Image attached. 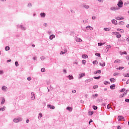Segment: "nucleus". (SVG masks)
<instances>
[{"mask_svg": "<svg viewBox=\"0 0 129 129\" xmlns=\"http://www.w3.org/2000/svg\"><path fill=\"white\" fill-rule=\"evenodd\" d=\"M17 28H20L21 30L22 31H26L27 30V28L24 27V25H17Z\"/></svg>", "mask_w": 129, "mask_h": 129, "instance_id": "1", "label": "nucleus"}, {"mask_svg": "<svg viewBox=\"0 0 129 129\" xmlns=\"http://www.w3.org/2000/svg\"><path fill=\"white\" fill-rule=\"evenodd\" d=\"M123 5V2H122V1L121 0H120L117 3V6L118 8H122Z\"/></svg>", "mask_w": 129, "mask_h": 129, "instance_id": "2", "label": "nucleus"}, {"mask_svg": "<svg viewBox=\"0 0 129 129\" xmlns=\"http://www.w3.org/2000/svg\"><path fill=\"white\" fill-rule=\"evenodd\" d=\"M23 119L22 118H15L13 120L14 122H20V121H22Z\"/></svg>", "mask_w": 129, "mask_h": 129, "instance_id": "3", "label": "nucleus"}, {"mask_svg": "<svg viewBox=\"0 0 129 129\" xmlns=\"http://www.w3.org/2000/svg\"><path fill=\"white\" fill-rule=\"evenodd\" d=\"M119 8L117 7H113L110 8L111 11H117Z\"/></svg>", "mask_w": 129, "mask_h": 129, "instance_id": "4", "label": "nucleus"}, {"mask_svg": "<svg viewBox=\"0 0 129 129\" xmlns=\"http://www.w3.org/2000/svg\"><path fill=\"white\" fill-rule=\"evenodd\" d=\"M47 107H49L50 109H55V106L51 105V104L47 105Z\"/></svg>", "mask_w": 129, "mask_h": 129, "instance_id": "5", "label": "nucleus"}, {"mask_svg": "<svg viewBox=\"0 0 129 129\" xmlns=\"http://www.w3.org/2000/svg\"><path fill=\"white\" fill-rule=\"evenodd\" d=\"M31 99L32 100H34L35 99V94L34 92H31Z\"/></svg>", "mask_w": 129, "mask_h": 129, "instance_id": "6", "label": "nucleus"}, {"mask_svg": "<svg viewBox=\"0 0 129 129\" xmlns=\"http://www.w3.org/2000/svg\"><path fill=\"white\" fill-rule=\"evenodd\" d=\"M123 118H124V117H123V116H122L119 115L118 116V121H120V120H121L122 119H123Z\"/></svg>", "mask_w": 129, "mask_h": 129, "instance_id": "7", "label": "nucleus"}, {"mask_svg": "<svg viewBox=\"0 0 129 129\" xmlns=\"http://www.w3.org/2000/svg\"><path fill=\"white\" fill-rule=\"evenodd\" d=\"M79 79H80L81 78H82V77L85 76V73H82V74H79Z\"/></svg>", "mask_w": 129, "mask_h": 129, "instance_id": "8", "label": "nucleus"}, {"mask_svg": "<svg viewBox=\"0 0 129 129\" xmlns=\"http://www.w3.org/2000/svg\"><path fill=\"white\" fill-rule=\"evenodd\" d=\"M93 80V78H91L90 79L86 80L85 82H86V83H88V82H90V81H92Z\"/></svg>", "mask_w": 129, "mask_h": 129, "instance_id": "9", "label": "nucleus"}, {"mask_svg": "<svg viewBox=\"0 0 129 129\" xmlns=\"http://www.w3.org/2000/svg\"><path fill=\"white\" fill-rule=\"evenodd\" d=\"M86 29L87 30H90V31H92V30H93V28H92L91 26H87L86 27Z\"/></svg>", "mask_w": 129, "mask_h": 129, "instance_id": "10", "label": "nucleus"}, {"mask_svg": "<svg viewBox=\"0 0 129 129\" xmlns=\"http://www.w3.org/2000/svg\"><path fill=\"white\" fill-rule=\"evenodd\" d=\"M111 22L112 24H114V25H117V21L116 20L113 19Z\"/></svg>", "mask_w": 129, "mask_h": 129, "instance_id": "11", "label": "nucleus"}, {"mask_svg": "<svg viewBox=\"0 0 129 129\" xmlns=\"http://www.w3.org/2000/svg\"><path fill=\"white\" fill-rule=\"evenodd\" d=\"M40 16L41 18H45L46 17V14L45 13H41Z\"/></svg>", "mask_w": 129, "mask_h": 129, "instance_id": "12", "label": "nucleus"}, {"mask_svg": "<svg viewBox=\"0 0 129 129\" xmlns=\"http://www.w3.org/2000/svg\"><path fill=\"white\" fill-rule=\"evenodd\" d=\"M54 38H55V35L51 34V35H50V36H49V39H50V40H53V39H54Z\"/></svg>", "mask_w": 129, "mask_h": 129, "instance_id": "13", "label": "nucleus"}, {"mask_svg": "<svg viewBox=\"0 0 129 129\" xmlns=\"http://www.w3.org/2000/svg\"><path fill=\"white\" fill-rule=\"evenodd\" d=\"M110 89H114L115 88V84H113V85H111L110 86Z\"/></svg>", "mask_w": 129, "mask_h": 129, "instance_id": "14", "label": "nucleus"}, {"mask_svg": "<svg viewBox=\"0 0 129 129\" xmlns=\"http://www.w3.org/2000/svg\"><path fill=\"white\" fill-rule=\"evenodd\" d=\"M2 90H4V91H7L8 90V88L6 86L2 87Z\"/></svg>", "mask_w": 129, "mask_h": 129, "instance_id": "15", "label": "nucleus"}, {"mask_svg": "<svg viewBox=\"0 0 129 129\" xmlns=\"http://www.w3.org/2000/svg\"><path fill=\"white\" fill-rule=\"evenodd\" d=\"M83 8H84L85 9H86L87 10L89 9V6L88 5H84L83 6Z\"/></svg>", "mask_w": 129, "mask_h": 129, "instance_id": "16", "label": "nucleus"}, {"mask_svg": "<svg viewBox=\"0 0 129 129\" xmlns=\"http://www.w3.org/2000/svg\"><path fill=\"white\" fill-rule=\"evenodd\" d=\"M82 57L84 59H86V58H88V56L87 54H83L82 55Z\"/></svg>", "mask_w": 129, "mask_h": 129, "instance_id": "17", "label": "nucleus"}, {"mask_svg": "<svg viewBox=\"0 0 129 129\" xmlns=\"http://www.w3.org/2000/svg\"><path fill=\"white\" fill-rule=\"evenodd\" d=\"M67 110H69V111H72L73 108L71 107H67Z\"/></svg>", "mask_w": 129, "mask_h": 129, "instance_id": "18", "label": "nucleus"}, {"mask_svg": "<svg viewBox=\"0 0 129 129\" xmlns=\"http://www.w3.org/2000/svg\"><path fill=\"white\" fill-rule=\"evenodd\" d=\"M122 69H124V68L123 67H119V68H117V70H122Z\"/></svg>", "mask_w": 129, "mask_h": 129, "instance_id": "19", "label": "nucleus"}, {"mask_svg": "<svg viewBox=\"0 0 129 129\" xmlns=\"http://www.w3.org/2000/svg\"><path fill=\"white\" fill-rule=\"evenodd\" d=\"M101 78V77L100 76H99L98 77H94V79H96L97 80H98L100 79Z\"/></svg>", "mask_w": 129, "mask_h": 129, "instance_id": "20", "label": "nucleus"}, {"mask_svg": "<svg viewBox=\"0 0 129 129\" xmlns=\"http://www.w3.org/2000/svg\"><path fill=\"white\" fill-rule=\"evenodd\" d=\"M104 44H105V42L104 43H98V46H99L100 47H101V46H102V45H104Z\"/></svg>", "mask_w": 129, "mask_h": 129, "instance_id": "21", "label": "nucleus"}, {"mask_svg": "<svg viewBox=\"0 0 129 129\" xmlns=\"http://www.w3.org/2000/svg\"><path fill=\"white\" fill-rule=\"evenodd\" d=\"M104 30L106 31L107 32L108 31H110V28H104Z\"/></svg>", "mask_w": 129, "mask_h": 129, "instance_id": "22", "label": "nucleus"}, {"mask_svg": "<svg viewBox=\"0 0 129 129\" xmlns=\"http://www.w3.org/2000/svg\"><path fill=\"white\" fill-rule=\"evenodd\" d=\"M110 82H111V83L114 82L115 79H114L113 78H112L110 79Z\"/></svg>", "mask_w": 129, "mask_h": 129, "instance_id": "23", "label": "nucleus"}, {"mask_svg": "<svg viewBox=\"0 0 129 129\" xmlns=\"http://www.w3.org/2000/svg\"><path fill=\"white\" fill-rule=\"evenodd\" d=\"M121 37V35L119 33L117 35H116V38H117V39H119Z\"/></svg>", "mask_w": 129, "mask_h": 129, "instance_id": "24", "label": "nucleus"}, {"mask_svg": "<svg viewBox=\"0 0 129 129\" xmlns=\"http://www.w3.org/2000/svg\"><path fill=\"white\" fill-rule=\"evenodd\" d=\"M110 82H107L106 81L104 82V84H105V85H107L108 84H110Z\"/></svg>", "mask_w": 129, "mask_h": 129, "instance_id": "25", "label": "nucleus"}, {"mask_svg": "<svg viewBox=\"0 0 129 129\" xmlns=\"http://www.w3.org/2000/svg\"><path fill=\"white\" fill-rule=\"evenodd\" d=\"M10 49V46H6V47H5V50L6 51H9Z\"/></svg>", "mask_w": 129, "mask_h": 129, "instance_id": "26", "label": "nucleus"}, {"mask_svg": "<svg viewBox=\"0 0 129 129\" xmlns=\"http://www.w3.org/2000/svg\"><path fill=\"white\" fill-rule=\"evenodd\" d=\"M73 76L69 75V79L70 80H72V79H73Z\"/></svg>", "mask_w": 129, "mask_h": 129, "instance_id": "27", "label": "nucleus"}, {"mask_svg": "<svg viewBox=\"0 0 129 129\" xmlns=\"http://www.w3.org/2000/svg\"><path fill=\"white\" fill-rule=\"evenodd\" d=\"M40 59L42 61H43V60H45V59H46V57L42 56L40 57Z\"/></svg>", "mask_w": 129, "mask_h": 129, "instance_id": "28", "label": "nucleus"}, {"mask_svg": "<svg viewBox=\"0 0 129 129\" xmlns=\"http://www.w3.org/2000/svg\"><path fill=\"white\" fill-rule=\"evenodd\" d=\"M119 62H120V59H116L114 61V63H119Z\"/></svg>", "mask_w": 129, "mask_h": 129, "instance_id": "29", "label": "nucleus"}, {"mask_svg": "<svg viewBox=\"0 0 129 129\" xmlns=\"http://www.w3.org/2000/svg\"><path fill=\"white\" fill-rule=\"evenodd\" d=\"M119 25H124V22H123V21H120L119 23Z\"/></svg>", "mask_w": 129, "mask_h": 129, "instance_id": "30", "label": "nucleus"}, {"mask_svg": "<svg viewBox=\"0 0 129 129\" xmlns=\"http://www.w3.org/2000/svg\"><path fill=\"white\" fill-rule=\"evenodd\" d=\"M93 113H94V112H93V111H89V115H92L93 114Z\"/></svg>", "mask_w": 129, "mask_h": 129, "instance_id": "31", "label": "nucleus"}, {"mask_svg": "<svg viewBox=\"0 0 129 129\" xmlns=\"http://www.w3.org/2000/svg\"><path fill=\"white\" fill-rule=\"evenodd\" d=\"M95 56H97V57H100V53H96L95 54Z\"/></svg>", "mask_w": 129, "mask_h": 129, "instance_id": "32", "label": "nucleus"}, {"mask_svg": "<svg viewBox=\"0 0 129 129\" xmlns=\"http://www.w3.org/2000/svg\"><path fill=\"white\" fill-rule=\"evenodd\" d=\"M41 72H46V70L45 69V68H42L41 69Z\"/></svg>", "mask_w": 129, "mask_h": 129, "instance_id": "33", "label": "nucleus"}, {"mask_svg": "<svg viewBox=\"0 0 129 129\" xmlns=\"http://www.w3.org/2000/svg\"><path fill=\"white\" fill-rule=\"evenodd\" d=\"M93 64H96V65H97V64H98V61H97V60H94L93 62Z\"/></svg>", "mask_w": 129, "mask_h": 129, "instance_id": "34", "label": "nucleus"}, {"mask_svg": "<svg viewBox=\"0 0 129 129\" xmlns=\"http://www.w3.org/2000/svg\"><path fill=\"white\" fill-rule=\"evenodd\" d=\"M5 101H6V100H5V98H3L1 102V104H4L5 103Z\"/></svg>", "mask_w": 129, "mask_h": 129, "instance_id": "35", "label": "nucleus"}, {"mask_svg": "<svg viewBox=\"0 0 129 129\" xmlns=\"http://www.w3.org/2000/svg\"><path fill=\"white\" fill-rule=\"evenodd\" d=\"M96 88H98V85H95L93 87V89H96Z\"/></svg>", "mask_w": 129, "mask_h": 129, "instance_id": "36", "label": "nucleus"}, {"mask_svg": "<svg viewBox=\"0 0 129 129\" xmlns=\"http://www.w3.org/2000/svg\"><path fill=\"white\" fill-rule=\"evenodd\" d=\"M93 108L94 110H96V109H97V106L94 105L93 106Z\"/></svg>", "mask_w": 129, "mask_h": 129, "instance_id": "37", "label": "nucleus"}, {"mask_svg": "<svg viewBox=\"0 0 129 129\" xmlns=\"http://www.w3.org/2000/svg\"><path fill=\"white\" fill-rule=\"evenodd\" d=\"M27 7H28V8H32V4H31V3H29V4H28Z\"/></svg>", "mask_w": 129, "mask_h": 129, "instance_id": "38", "label": "nucleus"}, {"mask_svg": "<svg viewBox=\"0 0 129 129\" xmlns=\"http://www.w3.org/2000/svg\"><path fill=\"white\" fill-rule=\"evenodd\" d=\"M82 64H84V65H85V64H86V60H83L82 61Z\"/></svg>", "mask_w": 129, "mask_h": 129, "instance_id": "39", "label": "nucleus"}, {"mask_svg": "<svg viewBox=\"0 0 129 129\" xmlns=\"http://www.w3.org/2000/svg\"><path fill=\"white\" fill-rule=\"evenodd\" d=\"M116 20H117V21H120V20H121V19L120 17H118L116 18Z\"/></svg>", "mask_w": 129, "mask_h": 129, "instance_id": "40", "label": "nucleus"}, {"mask_svg": "<svg viewBox=\"0 0 129 129\" xmlns=\"http://www.w3.org/2000/svg\"><path fill=\"white\" fill-rule=\"evenodd\" d=\"M27 80H28V81H31V80H32V78L31 77H28L27 78Z\"/></svg>", "mask_w": 129, "mask_h": 129, "instance_id": "41", "label": "nucleus"}, {"mask_svg": "<svg viewBox=\"0 0 129 129\" xmlns=\"http://www.w3.org/2000/svg\"><path fill=\"white\" fill-rule=\"evenodd\" d=\"M100 66L104 67V66H105V62H104L103 63H100Z\"/></svg>", "mask_w": 129, "mask_h": 129, "instance_id": "42", "label": "nucleus"}, {"mask_svg": "<svg viewBox=\"0 0 129 129\" xmlns=\"http://www.w3.org/2000/svg\"><path fill=\"white\" fill-rule=\"evenodd\" d=\"M88 22V19H86V20L83 21V23L84 24H86V23H87Z\"/></svg>", "mask_w": 129, "mask_h": 129, "instance_id": "43", "label": "nucleus"}, {"mask_svg": "<svg viewBox=\"0 0 129 129\" xmlns=\"http://www.w3.org/2000/svg\"><path fill=\"white\" fill-rule=\"evenodd\" d=\"M127 53L126 51H123L122 52H121V55H126Z\"/></svg>", "mask_w": 129, "mask_h": 129, "instance_id": "44", "label": "nucleus"}, {"mask_svg": "<svg viewBox=\"0 0 129 129\" xmlns=\"http://www.w3.org/2000/svg\"><path fill=\"white\" fill-rule=\"evenodd\" d=\"M15 66H16V67H18V66H19V63L18 62V61H15Z\"/></svg>", "mask_w": 129, "mask_h": 129, "instance_id": "45", "label": "nucleus"}, {"mask_svg": "<svg viewBox=\"0 0 129 129\" xmlns=\"http://www.w3.org/2000/svg\"><path fill=\"white\" fill-rule=\"evenodd\" d=\"M120 91V92H124V91H125V89L123 88Z\"/></svg>", "mask_w": 129, "mask_h": 129, "instance_id": "46", "label": "nucleus"}, {"mask_svg": "<svg viewBox=\"0 0 129 129\" xmlns=\"http://www.w3.org/2000/svg\"><path fill=\"white\" fill-rule=\"evenodd\" d=\"M111 48V46L110 45H107L106 49H110Z\"/></svg>", "mask_w": 129, "mask_h": 129, "instance_id": "47", "label": "nucleus"}, {"mask_svg": "<svg viewBox=\"0 0 129 129\" xmlns=\"http://www.w3.org/2000/svg\"><path fill=\"white\" fill-rule=\"evenodd\" d=\"M71 12L72 14H75V11H74L73 10H71Z\"/></svg>", "mask_w": 129, "mask_h": 129, "instance_id": "48", "label": "nucleus"}, {"mask_svg": "<svg viewBox=\"0 0 129 129\" xmlns=\"http://www.w3.org/2000/svg\"><path fill=\"white\" fill-rule=\"evenodd\" d=\"M125 102H127L128 103V102H129V99H125Z\"/></svg>", "mask_w": 129, "mask_h": 129, "instance_id": "49", "label": "nucleus"}, {"mask_svg": "<svg viewBox=\"0 0 129 129\" xmlns=\"http://www.w3.org/2000/svg\"><path fill=\"white\" fill-rule=\"evenodd\" d=\"M1 110H2V111H5V108H0V111H1Z\"/></svg>", "mask_w": 129, "mask_h": 129, "instance_id": "50", "label": "nucleus"}, {"mask_svg": "<svg viewBox=\"0 0 129 129\" xmlns=\"http://www.w3.org/2000/svg\"><path fill=\"white\" fill-rule=\"evenodd\" d=\"M127 94V90H126V91H125L123 94H124V95H126V94Z\"/></svg>", "mask_w": 129, "mask_h": 129, "instance_id": "51", "label": "nucleus"}, {"mask_svg": "<svg viewBox=\"0 0 129 129\" xmlns=\"http://www.w3.org/2000/svg\"><path fill=\"white\" fill-rule=\"evenodd\" d=\"M2 74H4V71H0V75H2Z\"/></svg>", "mask_w": 129, "mask_h": 129, "instance_id": "52", "label": "nucleus"}, {"mask_svg": "<svg viewBox=\"0 0 129 129\" xmlns=\"http://www.w3.org/2000/svg\"><path fill=\"white\" fill-rule=\"evenodd\" d=\"M97 73H99L100 74V73H101V70L97 71Z\"/></svg>", "mask_w": 129, "mask_h": 129, "instance_id": "53", "label": "nucleus"}, {"mask_svg": "<svg viewBox=\"0 0 129 129\" xmlns=\"http://www.w3.org/2000/svg\"><path fill=\"white\" fill-rule=\"evenodd\" d=\"M63 54H65V52L64 51H61L60 52V55H63Z\"/></svg>", "mask_w": 129, "mask_h": 129, "instance_id": "54", "label": "nucleus"}, {"mask_svg": "<svg viewBox=\"0 0 129 129\" xmlns=\"http://www.w3.org/2000/svg\"><path fill=\"white\" fill-rule=\"evenodd\" d=\"M123 96H124V94H121L120 95V97L121 98V97H123Z\"/></svg>", "mask_w": 129, "mask_h": 129, "instance_id": "55", "label": "nucleus"}, {"mask_svg": "<svg viewBox=\"0 0 129 129\" xmlns=\"http://www.w3.org/2000/svg\"><path fill=\"white\" fill-rule=\"evenodd\" d=\"M43 25L44 27H48V24L47 23H44Z\"/></svg>", "mask_w": 129, "mask_h": 129, "instance_id": "56", "label": "nucleus"}, {"mask_svg": "<svg viewBox=\"0 0 129 129\" xmlns=\"http://www.w3.org/2000/svg\"><path fill=\"white\" fill-rule=\"evenodd\" d=\"M92 121H93V120H92V119H90V121H89V124H90V123L91 122H92Z\"/></svg>", "mask_w": 129, "mask_h": 129, "instance_id": "57", "label": "nucleus"}, {"mask_svg": "<svg viewBox=\"0 0 129 129\" xmlns=\"http://www.w3.org/2000/svg\"><path fill=\"white\" fill-rule=\"evenodd\" d=\"M39 116H40V117H42L43 116V114H42V113H39Z\"/></svg>", "mask_w": 129, "mask_h": 129, "instance_id": "58", "label": "nucleus"}, {"mask_svg": "<svg viewBox=\"0 0 129 129\" xmlns=\"http://www.w3.org/2000/svg\"><path fill=\"white\" fill-rule=\"evenodd\" d=\"M120 32L121 33H124V31L123 30V29H121V30H120Z\"/></svg>", "mask_w": 129, "mask_h": 129, "instance_id": "59", "label": "nucleus"}, {"mask_svg": "<svg viewBox=\"0 0 129 129\" xmlns=\"http://www.w3.org/2000/svg\"><path fill=\"white\" fill-rule=\"evenodd\" d=\"M95 19H96V18L95 16L92 17V20H95Z\"/></svg>", "mask_w": 129, "mask_h": 129, "instance_id": "60", "label": "nucleus"}, {"mask_svg": "<svg viewBox=\"0 0 129 129\" xmlns=\"http://www.w3.org/2000/svg\"><path fill=\"white\" fill-rule=\"evenodd\" d=\"M114 34L115 35H118V34H119V32H114Z\"/></svg>", "mask_w": 129, "mask_h": 129, "instance_id": "61", "label": "nucleus"}, {"mask_svg": "<svg viewBox=\"0 0 129 129\" xmlns=\"http://www.w3.org/2000/svg\"><path fill=\"white\" fill-rule=\"evenodd\" d=\"M72 93H76V90H73Z\"/></svg>", "mask_w": 129, "mask_h": 129, "instance_id": "62", "label": "nucleus"}, {"mask_svg": "<svg viewBox=\"0 0 129 129\" xmlns=\"http://www.w3.org/2000/svg\"><path fill=\"white\" fill-rule=\"evenodd\" d=\"M127 5H128V4H127V3H124V6H125V7H126V6H127Z\"/></svg>", "mask_w": 129, "mask_h": 129, "instance_id": "63", "label": "nucleus"}, {"mask_svg": "<svg viewBox=\"0 0 129 129\" xmlns=\"http://www.w3.org/2000/svg\"><path fill=\"white\" fill-rule=\"evenodd\" d=\"M99 3H102L103 2V0H97Z\"/></svg>", "mask_w": 129, "mask_h": 129, "instance_id": "64", "label": "nucleus"}]
</instances>
